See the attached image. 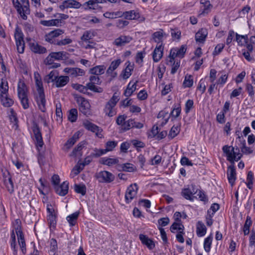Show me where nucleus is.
<instances>
[{
  "instance_id": "nucleus-9",
  "label": "nucleus",
  "mask_w": 255,
  "mask_h": 255,
  "mask_svg": "<svg viewBox=\"0 0 255 255\" xmlns=\"http://www.w3.org/2000/svg\"><path fill=\"white\" fill-rule=\"evenodd\" d=\"M96 177L101 183H111L115 180V175L108 171H101L96 174Z\"/></svg>"
},
{
  "instance_id": "nucleus-29",
  "label": "nucleus",
  "mask_w": 255,
  "mask_h": 255,
  "mask_svg": "<svg viewBox=\"0 0 255 255\" xmlns=\"http://www.w3.org/2000/svg\"><path fill=\"white\" fill-rule=\"evenodd\" d=\"M164 32L162 29L154 32L152 35V37L155 42L157 43V45L162 44L164 36Z\"/></svg>"
},
{
  "instance_id": "nucleus-21",
  "label": "nucleus",
  "mask_w": 255,
  "mask_h": 255,
  "mask_svg": "<svg viewBox=\"0 0 255 255\" xmlns=\"http://www.w3.org/2000/svg\"><path fill=\"white\" fill-rule=\"evenodd\" d=\"M163 47L162 44L157 45L152 53L153 60L158 62L163 56Z\"/></svg>"
},
{
  "instance_id": "nucleus-50",
  "label": "nucleus",
  "mask_w": 255,
  "mask_h": 255,
  "mask_svg": "<svg viewBox=\"0 0 255 255\" xmlns=\"http://www.w3.org/2000/svg\"><path fill=\"white\" fill-rule=\"evenodd\" d=\"M213 237L210 235L206 238L204 242V248L207 253H209L211 250Z\"/></svg>"
},
{
  "instance_id": "nucleus-30",
  "label": "nucleus",
  "mask_w": 255,
  "mask_h": 255,
  "mask_svg": "<svg viewBox=\"0 0 255 255\" xmlns=\"http://www.w3.org/2000/svg\"><path fill=\"white\" fill-rule=\"evenodd\" d=\"M122 62V61L120 59L113 61L107 70V74L108 75L112 74L113 71L120 66Z\"/></svg>"
},
{
  "instance_id": "nucleus-24",
  "label": "nucleus",
  "mask_w": 255,
  "mask_h": 255,
  "mask_svg": "<svg viewBox=\"0 0 255 255\" xmlns=\"http://www.w3.org/2000/svg\"><path fill=\"white\" fill-rule=\"evenodd\" d=\"M139 239L141 243L146 246L149 249L152 250L155 247V244L153 241L148 238L147 236L143 234H140L139 235Z\"/></svg>"
},
{
  "instance_id": "nucleus-62",
  "label": "nucleus",
  "mask_w": 255,
  "mask_h": 255,
  "mask_svg": "<svg viewBox=\"0 0 255 255\" xmlns=\"http://www.w3.org/2000/svg\"><path fill=\"white\" fill-rule=\"evenodd\" d=\"M72 42V40L71 38L66 37L64 39H59L56 45L59 46H65L71 44Z\"/></svg>"
},
{
  "instance_id": "nucleus-18",
  "label": "nucleus",
  "mask_w": 255,
  "mask_h": 255,
  "mask_svg": "<svg viewBox=\"0 0 255 255\" xmlns=\"http://www.w3.org/2000/svg\"><path fill=\"white\" fill-rule=\"evenodd\" d=\"M64 72L72 77H77L79 76H83L85 74L84 70L79 68H71L67 67L64 69Z\"/></svg>"
},
{
  "instance_id": "nucleus-64",
  "label": "nucleus",
  "mask_w": 255,
  "mask_h": 255,
  "mask_svg": "<svg viewBox=\"0 0 255 255\" xmlns=\"http://www.w3.org/2000/svg\"><path fill=\"white\" fill-rule=\"evenodd\" d=\"M194 102L193 100L188 99L185 103V112L186 114H188L191 110L193 108Z\"/></svg>"
},
{
  "instance_id": "nucleus-20",
  "label": "nucleus",
  "mask_w": 255,
  "mask_h": 255,
  "mask_svg": "<svg viewBox=\"0 0 255 255\" xmlns=\"http://www.w3.org/2000/svg\"><path fill=\"white\" fill-rule=\"evenodd\" d=\"M195 185H192V189L189 188H184L181 192L182 196L186 199L190 201H193L194 197L193 195L197 192V190H195Z\"/></svg>"
},
{
  "instance_id": "nucleus-52",
  "label": "nucleus",
  "mask_w": 255,
  "mask_h": 255,
  "mask_svg": "<svg viewBox=\"0 0 255 255\" xmlns=\"http://www.w3.org/2000/svg\"><path fill=\"white\" fill-rule=\"evenodd\" d=\"M180 130V126H173L169 131L168 137L170 138H173L178 135Z\"/></svg>"
},
{
  "instance_id": "nucleus-63",
  "label": "nucleus",
  "mask_w": 255,
  "mask_h": 255,
  "mask_svg": "<svg viewBox=\"0 0 255 255\" xmlns=\"http://www.w3.org/2000/svg\"><path fill=\"white\" fill-rule=\"evenodd\" d=\"M220 205L218 203H213L211 205L210 208L207 211V213L212 215H215V213L219 209Z\"/></svg>"
},
{
  "instance_id": "nucleus-7",
  "label": "nucleus",
  "mask_w": 255,
  "mask_h": 255,
  "mask_svg": "<svg viewBox=\"0 0 255 255\" xmlns=\"http://www.w3.org/2000/svg\"><path fill=\"white\" fill-rule=\"evenodd\" d=\"M64 33V30L61 29H55L46 34L44 36L45 41L56 45L59 40V36Z\"/></svg>"
},
{
  "instance_id": "nucleus-39",
  "label": "nucleus",
  "mask_w": 255,
  "mask_h": 255,
  "mask_svg": "<svg viewBox=\"0 0 255 255\" xmlns=\"http://www.w3.org/2000/svg\"><path fill=\"white\" fill-rule=\"evenodd\" d=\"M184 229V226L180 222L176 221L174 222L170 228V231L173 233H174L176 230H178L179 232L183 233Z\"/></svg>"
},
{
  "instance_id": "nucleus-38",
  "label": "nucleus",
  "mask_w": 255,
  "mask_h": 255,
  "mask_svg": "<svg viewBox=\"0 0 255 255\" xmlns=\"http://www.w3.org/2000/svg\"><path fill=\"white\" fill-rule=\"evenodd\" d=\"M74 191L78 194L84 196L87 191V188L84 184H75L74 185Z\"/></svg>"
},
{
  "instance_id": "nucleus-40",
  "label": "nucleus",
  "mask_w": 255,
  "mask_h": 255,
  "mask_svg": "<svg viewBox=\"0 0 255 255\" xmlns=\"http://www.w3.org/2000/svg\"><path fill=\"white\" fill-rule=\"evenodd\" d=\"M50 57L55 60H61L66 57L67 53L65 51L52 52L50 53Z\"/></svg>"
},
{
  "instance_id": "nucleus-15",
  "label": "nucleus",
  "mask_w": 255,
  "mask_h": 255,
  "mask_svg": "<svg viewBox=\"0 0 255 255\" xmlns=\"http://www.w3.org/2000/svg\"><path fill=\"white\" fill-rule=\"evenodd\" d=\"M132 40V38L129 35H121L115 39L113 44L117 47H122L129 43Z\"/></svg>"
},
{
  "instance_id": "nucleus-11",
  "label": "nucleus",
  "mask_w": 255,
  "mask_h": 255,
  "mask_svg": "<svg viewBox=\"0 0 255 255\" xmlns=\"http://www.w3.org/2000/svg\"><path fill=\"white\" fill-rule=\"evenodd\" d=\"M26 40L28 42V46L30 50L34 53L44 54L47 52L45 47L39 45L34 40H31V38H26Z\"/></svg>"
},
{
  "instance_id": "nucleus-61",
  "label": "nucleus",
  "mask_w": 255,
  "mask_h": 255,
  "mask_svg": "<svg viewBox=\"0 0 255 255\" xmlns=\"http://www.w3.org/2000/svg\"><path fill=\"white\" fill-rule=\"evenodd\" d=\"M222 73L223 74L216 81L217 85H220L221 86H223L227 82L228 77V74L225 73V72H223Z\"/></svg>"
},
{
  "instance_id": "nucleus-49",
  "label": "nucleus",
  "mask_w": 255,
  "mask_h": 255,
  "mask_svg": "<svg viewBox=\"0 0 255 255\" xmlns=\"http://www.w3.org/2000/svg\"><path fill=\"white\" fill-rule=\"evenodd\" d=\"M15 222L16 223V225L14 227V229L17 236V238H20V236H21V237H24L21 230L20 220L18 219H16Z\"/></svg>"
},
{
  "instance_id": "nucleus-19",
  "label": "nucleus",
  "mask_w": 255,
  "mask_h": 255,
  "mask_svg": "<svg viewBox=\"0 0 255 255\" xmlns=\"http://www.w3.org/2000/svg\"><path fill=\"white\" fill-rule=\"evenodd\" d=\"M54 189L57 194L64 196L68 192L69 182L67 181H64L61 185L54 186Z\"/></svg>"
},
{
  "instance_id": "nucleus-31",
  "label": "nucleus",
  "mask_w": 255,
  "mask_h": 255,
  "mask_svg": "<svg viewBox=\"0 0 255 255\" xmlns=\"http://www.w3.org/2000/svg\"><path fill=\"white\" fill-rule=\"evenodd\" d=\"M118 168L119 171H123L125 172H133L135 168L133 164L130 163H126L118 165Z\"/></svg>"
},
{
  "instance_id": "nucleus-36",
  "label": "nucleus",
  "mask_w": 255,
  "mask_h": 255,
  "mask_svg": "<svg viewBox=\"0 0 255 255\" xmlns=\"http://www.w3.org/2000/svg\"><path fill=\"white\" fill-rule=\"evenodd\" d=\"M127 116L125 115H119L116 120V123L118 125L121 126L122 129L126 131V124L127 123L126 119Z\"/></svg>"
},
{
  "instance_id": "nucleus-55",
  "label": "nucleus",
  "mask_w": 255,
  "mask_h": 255,
  "mask_svg": "<svg viewBox=\"0 0 255 255\" xmlns=\"http://www.w3.org/2000/svg\"><path fill=\"white\" fill-rule=\"evenodd\" d=\"M181 112V108L180 106H177L176 105H174V108L171 111L170 115L174 118H176L178 117Z\"/></svg>"
},
{
  "instance_id": "nucleus-2",
  "label": "nucleus",
  "mask_w": 255,
  "mask_h": 255,
  "mask_svg": "<svg viewBox=\"0 0 255 255\" xmlns=\"http://www.w3.org/2000/svg\"><path fill=\"white\" fill-rule=\"evenodd\" d=\"M35 86L37 92V95L35 97V101L38 106L39 109L43 113L46 111V99L44 94L43 83L40 75L38 73L34 74Z\"/></svg>"
},
{
  "instance_id": "nucleus-60",
  "label": "nucleus",
  "mask_w": 255,
  "mask_h": 255,
  "mask_svg": "<svg viewBox=\"0 0 255 255\" xmlns=\"http://www.w3.org/2000/svg\"><path fill=\"white\" fill-rule=\"evenodd\" d=\"M196 194L200 200L204 202L205 204L208 202V198L203 191L199 190Z\"/></svg>"
},
{
  "instance_id": "nucleus-41",
  "label": "nucleus",
  "mask_w": 255,
  "mask_h": 255,
  "mask_svg": "<svg viewBox=\"0 0 255 255\" xmlns=\"http://www.w3.org/2000/svg\"><path fill=\"white\" fill-rule=\"evenodd\" d=\"M239 138L241 142L242 146L240 147L242 152L246 154H249L253 153V150L249 147H247L246 144V140L243 138L241 139L240 136H239Z\"/></svg>"
},
{
  "instance_id": "nucleus-58",
  "label": "nucleus",
  "mask_w": 255,
  "mask_h": 255,
  "mask_svg": "<svg viewBox=\"0 0 255 255\" xmlns=\"http://www.w3.org/2000/svg\"><path fill=\"white\" fill-rule=\"evenodd\" d=\"M59 73L57 70H54L50 72V73L47 75L48 77L49 80L47 81L48 83H50V81L51 82H55L57 78L58 77Z\"/></svg>"
},
{
  "instance_id": "nucleus-43",
  "label": "nucleus",
  "mask_w": 255,
  "mask_h": 255,
  "mask_svg": "<svg viewBox=\"0 0 255 255\" xmlns=\"http://www.w3.org/2000/svg\"><path fill=\"white\" fill-rule=\"evenodd\" d=\"M252 220L251 217L247 216L245 223L243 227V232L245 236L248 235L250 233V227L252 225Z\"/></svg>"
},
{
  "instance_id": "nucleus-44",
  "label": "nucleus",
  "mask_w": 255,
  "mask_h": 255,
  "mask_svg": "<svg viewBox=\"0 0 255 255\" xmlns=\"http://www.w3.org/2000/svg\"><path fill=\"white\" fill-rule=\"evenodd\" d=\"M193 85V77L191 75L187 74L185 76L184 81L183 82V86L184 88H190Z\"/></svg>"
},
{
  "instance_id": "nucleus-14",
  "label": "nucleus",
  "mask_w": 255,
  "mask_h": 255,
  "mask_svg": "<svg viewBox=\"0 0 255 255\" xmlns=\"http://www.w3.org/2000/svg\"><path fill=\"white\" fill-rule=\"evenodd\" d=\"M32 130L36 140L35 145L37 149L39 151L44 144L40 129L37 125H35L33 127Z\"/></svg>"
},
{
  "instance_id": "nucleus-37",
  "label": "nucleus",
  "mask_w": 255,
  "mask_h": 255,
  "mask_svg": "<svg viewBox=\"0 0 255 255\" xmlns=\"http://www.w3.org/2000/svg\"><path fill=\"white\" fill-rule=\"evenodd\" d=\"M200 3L202 4L203 6V9L201 14H207L211 10L213 5L210 3V2L208 0H200Z\"/></svg>"
},
{
  "instance_id": "nucleus-22",
  "label": "nucleus",
  "mask_w": 255,
  "mask_h": 255,
  "mask_svg": "<svg viewBox=\"0 0 255 255\" xmlns=\"http://www.w3.org/2000/svg\"><path fill=\"white\" fill-rule=\"evenodd\" d=\"M143 127V124L140 122H136L134 119H130L127 120L126 124V130L127 131L130 128H135L140 129Z\"/></svg>"
},
{
  "instance_id": "nucleus-33",
  "label": "nucleus",
  "mask_w": 255,
  "mask_h": 255,
  "mask_svg": "<svg viewBox=\"0 0 255 255\" xmlns=\"http://www.w3.org/2000/svg\"><path fill=\"white\" fill-rule=\"evenodd\" d=\"M79 214V212H75L67 217L66 219L70 226L73 227L76 225Z\"/></svg>"
},
{
  "instance_id": "nucleus-57",
  "label": "nucleus",
  "mask_w": 255,
  "mask_h": 255,
  "mask_svg": "<svg viewBox=\"0 0 255 255\" xmlns=\"http://www.w3.org/2000/svg\"><path fill=\"white\" fill-rule=\"evenodd\" d=\"M106 153H107V152L105 149L96 148L94 149V152L91 153V156L97 158Z\"/></svg>"
},
{
  "instance_id": "nucleus-45",
  "label": "nucleus",
  "mask_w": 255,
  "mask_h": 255,
  "mask_svg": "<svg viewBox=\"0 0 255 255\" xmlns=\"http://www.w3.org/2000/svg\"><path fill=\"white\" fill-rule=\"evenodd\" d=\"M14 36L15 42L24 40V34L21 28L18 26L15 29Z\"/></svg>"
},
{
  "instance_id": "nucleus-27",
  "label": "nucleus",
  "mask_w": 255,
  "mask_h": 255,
  "mask_svg": "<svg viewBox=\"0 0 255 255\" xmlns=\"http://www.w3.org/2000/svg\"><path fill=\"white\" fill-rule=\"evenodd\" d=\"M69 81V78L67 76H58L55 81L54 85L57 88L62 87L65 86Z\"/></svg>"
},
{
  "instance_id": "nucleus-32",
  "label": "nucleus",
  "mask_w": 255,
  "mask_h": 255,
  "mask_svg": "<svg viewBox=\"0 0 255 255\" xmlns=\"http://www.w3.org/2000/svg\"><path fill=\"white\" fill-rule=\"evenodd\" d=\"M0 98L2 105L5 107H9L13 104V101L8 97L7 94L0 95Z\"/></svg>"
},
{
  "instance_id": "nucleus-42",
  "label": "nucleus",
  "mask_w": 255,
  "mask_h": 255,
  "mask_svg": "<svg viewBox=\"0 0 255 255\" xmlns=\"http://www.w3.org/2000/svg\"><path fill=\"white\" fill-rule=\"evenodd\" d=\"M83 165L81 163H77L72 170L70 176L71 178H74L75 176L79 174V173L83 169Z\"/></svg>"
},
{
  "instance_id": "nucleus-8",
  "label": "nucleus",
  "mask_w": 255,
  "mask_h": 255,
  "mask_svg": "<svg viewBox=\"0 0 255 255\" xmlns=\"http://www.w3.org/2000/svg\"><path fill=\"white\" fill-rule=\"evenodd\" d=\"M76 101L79 105L80 111L84 115H90L91 106L89 101L82 96H77Z\"/></svg>"
},
{
  "instance_id": "nucleus-4",
  "label": "nucleus",
  "mask_w": 255,
  "mask_h": 255,
  "mask_svg": "<svg viewBox=\"0 0 255 255\" xmlns=\"http://www.w3.org/2000/svg\"><path fill=\"white\" fill-rule=\"evenodd\" d=\"M119 100V94L116 92L115 93L112 97L105 105L104 111L106 115L109 117H112L116 115V111L115 108Z\"/></svg>"
},
{
  "instance_id": "nucleus-13",
  "label": "nucleus",
  "mask_w": 255,
  "mask_h": 255,
  "mask_svg": "<svg viewBox=\"0 0 255 255\" xmlns=\"http://www.w3.org/2000/svg\"><path fill=\"white\" fill-rule=\"evenodd\" d=\"M83 126L88 130L95 132L97 136L98 137L102 138L103 137V134H102L103 130L98 126L88 121L85 122Z\"/></svg>"
},
{
  "instance_id": "nucleus-28",
  "label": "nucleus",
  "mask_w": 255,
  "mask_h": 255,
  "mask_svg": "<svg viewBox=\"0 0 255 255\" xmlns=\"http://www.w3.org/2000/svg\"><path fill=\"white\" fill-rule=\"evenodd\" d=\"M106 67L104 65H98L91 68L89 73L97 76L101 75L105 73Z\"/></svg>"
},
{
  "instance_id": "nucleus-48",
  "label": "nucleus",
  "mask_w": 255,
  "mask_h": 255,
  "mask_svg": "<svg viewBox=\"0 0 255 255\" xmlns=\"http://www.w3.org/2000/svg\"><path fill=\"white\" fill-rule=\"evenodd\" d=\"M78 118V111L76 109H72L69 111L68 119L72 123L75 122Z\"/></svg>"
},
{
  "instance_id": "nucleus-5",
  "label": "nucleus",
  "mask_w": 255,
  "mask_h": 255,
  "mask_svg": "<svg viewBox=\"0 0 255 255\" xmlns=\"http://www.w3.org/2000/svg\"><path fill=\"white\" fill-rule=\"evenodd\" d=\"M17 94L20 103L24 109L29 108V100L27 97L26 85L24 83L18 84L17 87Z\"/></svg>"
},
{
  "instance_id": "nucleus-25",
  "label": "nucleus",
  "mask_w": 255,
  "mask_h": 255,
  "mask_svg": "<svg viewBox=\"0 0 255 255\" xmlns=\"http://www.w3.org/2000/svg\"><path fill=\"white\" fill-rule=\"evenodd\" d=\"M208 35L206 28H201L195 34V40L197 42L204 43Z\"/></svg>"
},
{
  "instance_id": "nucleus-35",
  "label": "nucleus",
  "mask_w": 255,
  "mask_h": 255,
  "mask_svg": "<svg viewBox=\"0 0 255 255\" xmlns=\"http://www.w3.org/2000/svg\"><path fill=\"white\" fill-rule=\"evenodd\" d=\"M136 89V82L131 85L129 82L127 86V89L124 91V95L126 97H130Z\"/></svg>"
},
{
  "instance_id": "nucleus-10",
  "label": "nucleus",
  "mask_w": 255,
  "mask_h": 255,
  "mask_svg": "<svg viewBox=\"0 0 255 255\" xmlns=\"http://www.w3.org/2000/svg\"><path fill=\"white\" fill-rule=\"evenodd\" d=\"M186 51V47L185 45H182L179 48H173L170 50L169 56L168 57L169 62L172 64L174 61V59L178 57L179 58H183Z\"/></svg>"
},
{
  "instance_id": "nucleus-47",
  "label": "nucleus",
  "mask_w": 255,
  "mask_h": 255,
  "mask_svg": "<svg viewBox=\"0 0 255 255\" xmlns=\"http://www.w3.org/2000/svg\"><path fill=\"white\" fill-rule=\"evenodd\" d=\"M86 88H87V91L88 90H90L93 92H96V93H102L103 92V89L102 88L100 87H98L95 86V84L93 83H88L86 84Z\"/></svg>"
},
{
  "instance_id": "nucleus-3",
  "label": "nucleus",
  "mask_w": 255,
  "mask_h": 255,
  "mask_svg": "<svg viewBox=\"0 0 255 255\" xmlns=\"http://www.w3.org/2000/svg\"><path fill=\"white\" fill-rule=\"evenodd\" d=\"M95 36L94 32L91 30L85 31L81 37L80 45L86 49L95 48L96 43L92 40Z\"/></svg>"
},
{
  "instance_id": "nucleus-53",
  "label": "nucleus",
  "mask_w": 255,
  "mask_h": 255,
  "mask_svg": "<svg viewBox=\"0 0 255 255\" xmlns=\"http://www.w3.org/2000/svg\"><path fill=\"white\" fill-rule=\"evenodd\" d=\"M50 250L49 253L51 255H54L58 249L57 241L56 239L52 238L50 240Z\"/></svg>"
},
{
  "instance_id": "nucleus-23",
  "label": "nucleus",
  "mask_w": 255,
  "mask_h": 255,
  "mask_svg": "<svg viewBox=\"0 0 255 255\" xmlns=\"http://www.w3.org/2000/svg\"><path fill=\"white\" fill-rule=\"evenodd\" d=\"M126 67L122 71V77L124 79H127L131 75V72L133 70V64H131L129 61L126 62Z\"/></svg>"
},
{
  "instance_id": "nucleus-17",
  "label": "nucleus",
  "mask_w": 255,
  "mask_h": 255,
  "mask_svg": "<svg viewBox=\"0 0 255 255\" xmlns=\"http://www.w3.org/2000/svg\"><path fill=\"white\" fill-rule=\"evenodd\" d=\"M81 5L79 2L75 0H64L59 7L62 11H63L64 9L67 8H79Z\"/></svg>"
},
{
  "instance_id": "nucleus-12",
  "label": "nucleus",
  "mask_w": 255,
  "mask_h": 255,
  "mask_svg": "<svg viewBox=\"0 0 255 255\" xmlns=\"http://www.w3.org/2000/svg\"><path fill=\"white\" fill-rule=\"evenodd\" d=\"M138 190L136 183L132 184L128 187L125 194V201L127 204H129L136 196Z\"/></svg>"
},
{
  "instance_id": "nucleus-34",
  "label": "nucleus",
  "mask_w": 255,
  "mask_h": 255,
  "mask_svg": "<svg viewBox=\"0 0 255 255\" xmlns=\"http://www.w3.org/2000/svg\"><path fill=\"white\" fill-rule=\"evenodd\" d=\"M207 229L201 221H198L197 225V234L198 237H203L206 233Z\"/></svg>"
},
{
  "instance_id": "nucleus-26",
  "label": "nucleus",
  "mask_w": 255,
  "mask_h": 255,
  "mask_svg": "<svg viewBox=\"0 0 255 255\" xmlns=\"http://www.w3.org/2000/svg\"><path fill=\"white\" fill-rule=\"evenodd\" d=\"M119 162V160L118 158H112L108 157H102L99 160L100 163L109 166L117 164Z\"/></svg>"
},
{
  "instance_id": "nucleus-46",
  "label": "nucleus",
  "mask_w": 255,
  "mask_h": 255,
  "mask_svg": "<svg viewBox=\"0 0 255 255\" xmlns=\"http://www.w3.org/2000/svg\"><path fill=\"white\" fill-rule=\"evenodd\" d=\"M78 138L79 133L76 132L66 141L65 146L68 148H70L74 144Z\"/></svg>"
},
{
  "instance_id": "nucleus-51",
  "label": "nucleus",
  "mask_w": 255,
  "mask_h": 255,
  "mask_svg": "<svg viewBox=\"0 0 255 255\" xmlns=\"http://www.w3.org/2000/svg\"><path fill=\"white\" fill-rule=\"evenodd\" d=\"M236 41L238 43L239 45L243 46L248 42V36L239 35L238 33H236Z\"/></svg>"
},
{
  "instance_id": "nucleus-16",
  "label": "nucleus",
  "mask_w": 255,
  "mask_h": 255,
  "mask_svg": "<svg viewBox=\"0 0 255 255\" xmlns=\"http://www.w3.org/2000/svg\"><path fill=\"white\" fill-rule=\"evenodd\" d=\"M123 15L126 19L137 20L139 22H142L145 19L143 16H140L138 12L134 10L126 11Z\"/></svg>"
},
{
  "instance_id": "nucleus-54",
  "label": "nucleus",
  "mask_w": 255,
  "mask_h": 255,
  "mask_svg": "<svg viewBox=\"0 0 255 255\" xmlns=\"http://www.w3.org/2000/svg\"><path fill=\"white\" fill-rule=\"evenodd\" d=\"M118 142L116 141H108L106 143V148L107 153L112 151L117 145Z\"/></svg>"
},
{
  "instance_id": "nucleus-56",
  "label": "nucleus",
  "mask_w": 255,
  "mask_h": 255,
  "mask_svg": "<svg viewBox=\"0 0 255 255\" xmlns=\"http://www.w3.org/2000/svg\"><path fill=\"white\" fill-rule=\"evenodd\" d=\"M86 144V142L85 141L80 142L73 150L72 154L73 155L76 156L78 154V152L81 151L82 150Z\"/></svg>"
},
{
  "instance_id": "nucleus-6",
  "label": "nucleus",
  "mask_w": 255,
  "mask_h": 255,
  "mask_svg": "<svg viewBox=\"0 0 255 255\" xmlns=\"http://www.w3.org/2000/svg\"><path fill=\"white\" fill-rule=\"evenodd\" d=\"M46 210L48 224L50 228L55 229L57 224V212L55 211L52 205L50 204H47Z\"/></svg>"
},
{
  "instance_id": "nucleus-59",
  "label": "nucleus",
  "mask_w": 255,
  "mask_h": 255,
  "mask_svg": "<svg viewBox=\"0 0 255 255\" xmlns=\"http://www.w3.org/2000/svg\"><path fill=\"white\" fill-rule=\"evenodd\" d=\"M18 242L20 246L21 252L23 255H25L26 252V244L24 240V237L18 238Z\"/></svg>"
},
{
  "instance_id": "nucleus-1",
  "label": "nucleus",
  "mask_w": 255,
  "mask_h": 255,
  "mask_svg": "<svg viewBox=\"0 0 255 255\" xmlns=\"http://www.w3.org/2000/svg\"><path fill=\"white\" fill-rule=\"evenodd\" d=\"M223 151L227 156V159L233 164L228 167L227 172V178L229 183L233 186L237 179L236 168L234 165L235 161H238L242 157L238 147H234L224 145L222 148Z\"/></svg>"
}]
</instances>
